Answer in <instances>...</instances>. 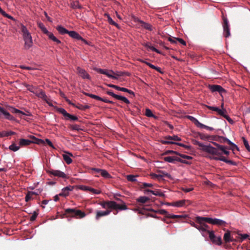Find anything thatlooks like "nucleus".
<instances>
[{
	"label": "nucleus",
	"mask_w": 250,
	"mask_h": 250,
	"mask_svg": "<svg viewBox=\"0 0 250 250\" xmlns=\"http://www.w3.org/2000/svg\"><path fill=\"white\" fill-rule=\"evenodd\" d=\"M64 215L67 217H72L76 218H83L86 215L84 212L76 208H67L64 210Z\"/></svg>",
	"instance_id": "1"
},
{
	"label": "nucleus",
	"mask_w": 250,
	"mask_h": 250,
	"mask_svg": "<svg viewBox=\"0 0 250 250\" xmlns=\"http://www.w3.org/2000/svg\"><path fill=\"white\" fill-rule=\"evenodd\" d=\"M21 30L22 33L25 45L27 47H31L32 45V39L30 33L26 26L22 24H21Z\"/></svg>",
	"instance_id": "2"
},
{
	"label": "nucleus",
	"mask_w": 250,
	"mask_h": 250,
	"mask_svg": "<svg viewBox=\"0 0 250 250\" xmlns=\"http://www.w3.org/2000/svg\"><path fill=\"white\" fill-rule=\"evenodd\" d=\"M30 138L31 140L21 139L19 142L20 146H27L30 145L32 143L37 144L38 145L44 144V141L43 140L36 138L34 136H30Z\"/></svg>",
	"instance_id": "3"
},
{
	"label": "nucleus",
	"mask_w": 250,
	"mask_h": 250,
	"mask_svg": "<svg viewBox=\"0 0 250 250\" xmlns=\"http://www.w3.org/2000/svg\"><path fill=\"white\" fill-rule=\"evenodd\" d=\"M204 220L209 224L218 226H225L226 222L222 220L217 219V218H199L198 220Z\"/></svg>",
	"instance_id": "4"
},
{
	"label": "nucleus",
	"mask_w": 250,
	"mask_h": 250,
	"mask_svg": "<svg viewBox=\"0 0 250 250\" xmlns=\"http://www.w3.org/2000/svg\"><path fill=\"white\" fill-rule=\"evenodd\" d=\"M69 36L72 38L81 42L82 45H90V42L83 38L78 33L75 31H70Z\"/></svg>",
	"instance_id": "5"
},
{
	"label": "nucleus",
	"mask_w": 250,
	"mask_h": 250,
	"mask_svg": "<svg viewBox=\"0 0 250 250\" xmlns=\"http://www.w3.org/2000/svg\"><path fill=\"white\" fill-rule=\"evenodd\" d=\"M222 19L223 20V22L222 23L223 35L226 38H228L230 35V25L229 23V21L226 17L223 15Z\"/></svg>",
	"instance_id": "6"
},
{
	"label": "nucleus",
	"mask_w": 250,
	"mask_h": 250,
	"mask_svg": "<svg viewBox=\"0 0 250 250\" xmlns=\"http://www.w3.org/2000/svg\"><path fill=\"white\" fill-rule=\"evenodd\" d=\"M56 110L63 115L66 120H70L72 121H77L78 118L77 116L72 115L67 113L66 111L63 108L57 107Z\"/></svg>",
	"instance_id": "7"
},
{
	"label": "nucleus",
	"mask_w": 250,
	"mask_h": 250,
	"mask_svg": "<svg viewBox=\"0 0 250 250\" xmlns=\"http://www.w3.org/2000/svg\"><path fill=\"white\" fill-rule=\"evenodd\" d=\"M35 95L38 97L39 98H40L42 99L43 100L46 102V103L50 106H53V104H52V101L50 100L47 95H46L45 93L42 90L39 89L37 90L36 91V93Z\"/></svg>",
	"instance_id": "8"
},
{
	"label": "nucleus",
	"mask_w": 250,
	"mask_h": 250,
	"mask_svg": "<svg viewBox=\"0 0 250 250\" xmlns=\"http://www.w3.org/2000/svg\"><path fill=\"white\" fill-rule=\"evenodd\" d=\"M199 218H205L204 217L201 216H197L195 218V221L197 223L200 224L199 231L202 232H207L209 231L208 229L209 228V226L207 225L205 223L206 222L205 221L200 220H198Z\"/></svg>",
	"instance_id": "9"
},
{
	"label": "nucleus",
	"mask_w": 250,
	"mask_h": 250,
	"mask_svg": "<svg viewBox=\"0 0 250 250\" xmlns=\"http://www.w3.org/2000/svg\"><path fill=\"white\" fill-rule=\"evenodd\" d=\"M2 117L10 121L15 120V118L10 114L8 109L6 110L3 107L0 106V118Z\"/></svg>",
	"instance_id": "10"
},
{
	"label": "nucleus",
	"mask_w": 250,
	"mask_h": 250,
	"mask_svg": "<svg viewBox=\"0 0 250 250\" xmlns=\"http://www.w3.org/2000/svg\"><path fill=\"white\" fill-rule=\"evenodd\" d=\"M205 152L212 154L217 155L218 157H221L222 154V151L218 148H215L210 145H208V147L205 149Z\"/></svg>",
	"instance_id": "11"
},
{
	"label": "nucleus",
	"mask_w": 250,
	"mask_h": 250,
	"mask_svg": "<svg viewBox=\"0 0 250 250\" xmlns=\"http://www.w3.org/2000/svg\"><path fill=\"white\" fill-rule=\"evenodd\" d=\"M168 41L173 45H179L186 46L187 45L186 42L181 38L170 37H168Z\"/></svg>",
	"instance_id": "12"
},
{
	"label": "nucleus",
	"mask_w": 250,
	"mask_h": 250,
	"mask_svg": "<svg viewBox=\"0 0 250 250\" xmlns=\"http://www.w3.org/2000/svg\"><path fill=\"white\" fill-rule=\"evenodd\" d=\"M208 88L211 92H218L221 95H222L223 93H226V90L219 85L209 84L208 85Z\"/></svg>",
	"instance_id": "13"
},
{
	"label": "nucleus",
	"mask_w": 250,
	"mask_h": 250,
	"mask_svg": "<svg viewBox=\"0 0 250 250\" xmlns=\"http://www.w3.org/2000/svg\"><path fill=\"white\" fill-rule=\"evenodd\" d=\"M94 70L96 71L98 73L105 75L108 78H112L114 79H117V78L116 76H114L111 74V73H114V72L112 70H108L107 69H102L98 68H95L94 69Z\"/></svg>",
	"instance_id": "14"
},
{
	"label": "nucleus",
	"mask_w": 250,
	"mask_h": 250,
	"mask_svg": "<svg viewBox=\"0 0 250 250\" xmlns=\"http://www.w3.org/2000/svg\"><path fill=\"white\" fill-rule=\"evenodd\" d=\"M155 212L159 213L162 215H165L166 217L168 218L177 219L183 218V216L177 215H171L165 209H159L155 211Z\"/></svg>",
	"instance_id": "15"
},
{
	"label": "nucleus",
	"mask_w": 250,
	"mask_h": 250,
	"mask_svg": "<svg viewBox=\"0 0 250 250\" xmlns=\"http://www.w3.org/2000/svg\"><path fill=\"white\" fill-rule=\"evenodd\" d=\"M164 160L166 162L171 163H175L176 161L180 162L184 164L188 163L185 160H183L177 156L165 157L164 158Z\"/></svg>",
	"instance_id": "16"
},
{
	"label": "nucleus",
	"mask_w": 250,
	"mask_h": 250,
	"mask_svg": "<svg viewBox=\"0 0 250 250\" xmlns=\"http://www.w3.org/2000/svg\"><path fill=\"white\" fill-rule=\"evenodd\" d=\"M48 173L54 176H57L63 179L67 178V175L64 172L59 170L50 169L48 171Z\"/></svg>",
	"instance_id": "17"
},
{
	"label": "nucleus",
	"mask_w": 250,
	"mask_h": 250,
	"mask_svg": "<svg viewBox=\"0 0 250 250\" xmlns=\"http://www.w3.org/2000/svg\"><path fill=\"white\" fill-rule=\"evenodd\" d=\"M106 93L108 95L111 96L112 97H114V98H115L117 100H121V101H123L124 103H125L126 104H130L129 101L125 97H123V96H121L115 94L112 91H111L110 90L107 91Z\"/></svg>",
	"instance_id": "18"
},
{
	"label": "nucleus",
	"mask_w": 250,
	"mask_h": 250,
	"mask_svg": "<svg viewBox=\"0 0 250 250\" xmlns=\"http://www.w3.org/2000/svg\"><path fill=\"white\" fill-rule=\"evenodd\" d=\"M112 209L123 210L127 209V207L124 202H123V204L122 205H119L116 202L113 201Z\"/></svg>",
	"instance_id": "19"
},
{
	"label": "nucleus",
	"mask_w": 250,
	"mask_h": 250,
	"mask_svg": "<svg viewBox=\"0 0 250 250\" xmlns=\"http://www.w3.org/2000/svg\"><path fill=\"white\" fill-rule=\"evenodd\" d=\"M77 72L80 76L84 79H90V77L89 75L86 72L84 69H83L79 67L77 68Z\"/></svg>",
	"instance_id": "20"
},
{
	"label": "nucleus",
	"mask_w": 250,
	"mask_h": 250,
	"mask_svg": "<svg viewBox=\"0 0 250 250\" xmlns=\"http://www.w3.org/2000/svg\"><path fill=\"white\" fill-rule=\"evenodd\" d=\"M111 211L106 210L105 211H97L95 218L96 220H99L100 217L106 216L110 213Z\"/></svg>",
	"instance_id": "21"
},
{
	"label": "nucleus",
	"mask_w": 250,
	"mask_h": 250,
	"mask_svg": "<svg viewBox=\"0 0 250 250\" xmlns=\"http://www.w3.org/2000/svg\"><path fill=\"white\" fill-rule=\"evenodd\" d=\"M73 189V187H66L62 189L61 192L59 194V195L61 196L65 197L68 195L69 191L72 190Z\"/></svg>",
	"instance_id": "22"
},
{
	"label": "nucleus",
	"mask_w": 250,
	"mask_h": 250,
	"mask_svg": "<svg viewBox=\"0 0 250 250\" xmlns=\"http://www.w3.org/2000/svg\"><path fill=\"white\" fill-rule=\"evenodd\" d=\"M212 143L217 147H218L222 151V153H224L227 155H229V152L226 150V148H227L226 146L220 145L215 142H212Z\"/></svg>",
	"instance_id": "23"
},
{
	"label": "nucleus",
	"mask_w": 250,
	"mask_h": 250,
	"mask_svg": "<svg viewBox=\"0 0 250 250\" xmlns=\"http://www.w3.org/2000/svg\"><path fill=\"white\" fill-rule=\"evenodd\" d=\"M213 159L215 160H220L221 161H223L224 162H225L227 164H231L233 165H235V163L231 161V160H228L227 159L225 158V157L221 156V157H214L213 158Z\"/></svg>",
	"instance_id": "24"
},
{
	"label": "nucleus",
	"mask_w": 250,
	"mask_h": 250,
	"mask_svg": "<svg viewBox=\"0 0 250 250\" xmlns=\"http://www.w3.org/2000/svg\"><path fill=\"white\" fill-rule=\"evenodd\" d=\"M112 201H103L102 202H101L100 204L104 208H108L112 209Z\"/></svg>",
	"instance_id": "25"
},
{
	"label": "nucleus",
	"mask_w": 250,
	"mask_h": 250,
	"mask_svg": "<svg viewBox=\"0 0 250 250\" xmlns=\"http://www.w3.org/2000/svg\"><path fill=\"white\" fill-rule=\"evenodd\" d=\"M56 29L61 35H64L65 34H69V32H70L62 25L57 26Z\"/></svg>",
	"instance_id": "26"
},
{
	"label": "nucleus",
	"mask_w": 250,
	"mask_h": 250,
	"mask_svg": "<svg viewBox=\"0 0 250 250\" xmlns=\"http://www.w3.org/2000/svg\"><path fill=\"white\" fill-rule=\"evenodd\" d=\"M72 156V154L70 153H68L67 154H64L62 155L63 159L65 161L66 164H70L72 163V160L70 156Z\"/></svg>",
	"instance_id": "27"
},
{
	"label": "nucleus",
	"mask_w": 250,
	"mask_h": 250,
	"mask_svg": "<svg viewBox=\"0 0 250 250\" xmlns=\"http://www.w3.org/2000/svg\"><path fill=\"white\" fill-rule=\"evenodd\" d=\"M23 85L25 87H26L27 88L28 90H29V91H30L32 93H33L35 94H36V91L38 90V88L37 87L34 86L32 85H30V84H28L27 83H24Z\"/></svg>",
	"instance_id": "28"
},
{
	"label": "nucleus",
	"mask_w": 250,
	"mask_h": 250,
	"mask_svg": "<svg viewBox=\"0 0 250 250\" xmlns=\"http://www.w3.org/2000/svg\"><path fill=\"white\" fill-rule=\"evenodd\" d=\"M224 239L226 243H228L233 241V239L230 237V232L229 230H227V232L225 233L224 236Z\"/></svg>",
	"instance_id": "29"
},
{
	"label": "nucleus",
	"mask_w": 250,
	"mask_h": 250,
	"mask_svg": "<svg viewBox=\"0 0 250 250\" xmlns=\"http://www.w3.org/2000/svg\"><path fill=\"white\" fill-rule=\"evenodd\" d=\"M192 143L194 145H198L199 147H201V149L205 152V149L206 147H208V145H204L203 144L199 142V141L196 140H193Z\"/></svg>",
	"instance_id": "30"
},
{
	"label": "nucleus",
	"mask_w": 250,
	"mask_h": 250,
	"mask_svg": "<svg viewBox=\"0 0 250 250\" xmlns=\"http://www.w3.org/2000/svg\"><path fill=\"white\" fill-rule=\"evenodd\" d=\"M68 103L73 105L74 106L76 107L77 108L82 110H85L90 108V106L88 105H83L81 104H78V105L75 106L74 104L71 103L70 101H69Z\"/></svg>",
	"instance_id": "31"
},
{
	"label": "nucleus",
	"mask_w": 250,
	"mask_h": 250,
	"mask_svg": "<svg viewBox=\"0 0 250 250\" xmlns=\"http://www.w3.org/2000/svg\"><path fill=\"white\" fill-rule=\"evenodd\" d=\"M8 110L9 111V113L11 112L13 114H17V113L22 114V111H21L18 109H16L12 106H8L7 107Z\"/></svg>",
	"instance_id": "32"
},
{
	"label": "nucleus",
	"mask_w": 250,
	"mask_h": 250,
	"mask_svg": "<svg viewBox=\"0 0 250 250\" xmlns=\"http://www.w3.org/2000/svg\"><path fill=\"white\" fill-rule=\"evenodd\" d=\"M150 200L149 198L146 196H141L137 199V201L142 204H145Z\"/></svg>",
	"instance_id": "33"
},
{
	"label": "nucleus",
	"mask_w": 250,
	"mask_h": 250,
	"mask_svg": "<svg viewBox=\"0 0 250 250\" xmlns=\"http://www.w3.org/2000/svg\"><path fill=\"white\" fill-rule=\"evenodd\" d=\"M71 7L73 9H81L82 6L80 4L78 1H73L70 3Z\"/></svg>",
	"instance_id": "34"
},
{
	"label": "nucleus",
	"mask_w": 250,
	"mask_h": 250,
	"mask_svg": "<svg viewBox=\"0 0 250 250\" xmlns=\"http://www.w3.org/2000/svg\"><path fill=\"white\" fill-rule=\"evenodd\" d=\"M49 39L53 41V42H56L58 44L61 43V41L59 40L54 35L51 33L49 32V34L47 35Z\"/></svg>",
	"instance_id": "35"
},
{
	"label": "nucleus",
	"mask_w": 250,
	"mask_h": 250,
	"mask_svg": "<svg viewBox=\"0 0 250 250\" xmlns=\"http://www.w3.org/2000/svg\"><path fill=\"white\" fill-rule=\"evenodd\" d=\"M165 139L167 140H173V141H181V138L179 137L177 135H173V136H167L164 137Z\"/></svg>",
	"instance_id": "36"
},
{
	"label": "nucleus",
	"mask_w": 250,
	"mask_h": 250,
	"mask_svg": "<svg viewBox=\"0 0 250 250\" xmlns=\"http://www.w3.org/2000/svg\"><path fill=\"white\" fill-rule=\"evenodd\" d=\"M198 136L202 140L209 141V135L199 132L198 133Z\"/></svg>",
	"instance_id": "37"
},
{
	"label": "nucleus",
	"mask_w": 250,
	"mask_h": 250,
	"mask_svg": "<svg viewBox=\"0 0 250 250\" xmlns=\"http://www.w3.org/2000/svg\"><path fill=\"white\" fill-rule=\"evenodd\" d=\"M145 115L148 117H153L154 119L157 118V117L154 115L151 110L148 108L146 109Z\"/></svg>",
	"instance_id": "38"
},
{
	"label": "nucleus",
	"mask_w": 250,
	"mask_h": 250,
	"mask_svg": "<svg viewBox=\"0 0 250 250\" xmlns=\"http://www.w3.org/2000/svg\"><path fill=\"white\" fill-rule=\"evenodd\" d=\"M105 16L107 17V21L110 24L113 25L116 27L119 26L118 24L112 19V18H111L109 14H105Z\"/></svg>",
	"instance_id": "39"
},
{
	"label": "nucleus",
	"mask_w": 250,
	"mask_h": 250,
	"mask_svg": "<svg viewBox=\"0 0 250 250\" xmlns=\"http://www.w3.org/2000/svg\"><path fill=\"white\" fill-rule=\"evenodd\" d=\"M100 174L105 178L109 179L111 177V175L108 173V172L104 169H102L100 172Z\"/></svg>",
	"instance_id": "40"
},
{
	"label": "nucleus",
	"mask_w": 250,
	"mask_h": 250,
	"mask_svg": "<svg viewBox=\"0 0 250 250\" xmlns=\"http://www.w3.org/2000/svg\"><path fill=\"white\" fill-rule=\"evenodd\" d=\"M137 60L139 61V62H141L146 63L147 65H148L150 68H152L153 69H155V68H156V66H154V65H153L152 64H151V63H150L149 62H146L143 59H140V58H138V59H137Z\"/></svg>",
	"instance_id": "41"
},
{
	"label": "nucleus",
	"mask_w": 250,
	"mask_h": 250,
	"mask_svg": "<svg viewBox=\"0 0 250 250\" xmlns=\"http://www.w3.org/2000/svg\"><path fill=\"white\" fill-rule=\"evenodd\" d=\"M9 148L12 151H16L20 149V146H17L16 144L14 143L9 146Z\"/></svg>",
	"instance_id": "42"
},
{
	"label": "nucleus",
	"mask_w": 250,
	"mask_h": 250,
	"mask_svg": "<svg viewBox=\"0 0 250 250\" xmlns=\"http://www.w3.org/2000/svg\"><path fill=\"white\" fill-rule=\"evenodd\" d=\"M84 189L88 190L90 191L91 192L96 194H99L101 192L99 190H97L94 188H89V187H84Z\"/></svg>",
	"instance_id": "43"
},
{
	"label": "nucleus",
	"mask_w": 250,
	"mask_h": 250,
	"mask_svg": "<svg viewBox=\"0 0 250 250\" xmlns=\"http://www.w3.org/2000/svg\"><path fill=\"white\" fill-rule=\"evenodd\" d=\"M188 119H189L191 121H192L193 123H194V124L198 127L199 125L200 122H199V121L196 119L195 118L192 116H188Z\"/></svg>",
	"instance_id": "44"
},
{
	"label": "nucleus",
	"mask_w": 250,
	"mask_h": 250,
	"mask_svg": "<svg viewBox=\"0 0 250 250\" xmlns=\"http://www.w3.org/2000/svg\"><path fill=\"white\" fill-rule=\"evenodd\" d=\"M33 193L32 191H29L26 195L25 200L26 202H28L33 199Z\"/></svg>",
	"instance_id": "45"
},
{
	"label": "nucleus",
	"mask_w": 250,
	"mask_h": 250,
	"mask_svg": "<svg viewBox=\"0 0 250 250\" xmlns=\"http://www.w3.org/2000/svg\"><path fill=\"white\" fill-rule=\"evenodd\" d=\"M141 26L146 29H148L150 31L152 30L151 25L150 24L145 22L143 21L141 23Z\"/></svg>",
	"instance_id": "46"
},
{
	"label": "nucleus",
	"mask_w": 250,
	"mask_h": 250,
	"mask_svg": "<svg viewBox=\"0 0 250 250\" xmlns=\"http://www.w3.org/2000/svg\"><path fill=\"white\" fill-rule=\"evenodd\" d=\"M153 194L156 196L164 197L165 195L160 190H153Z\"/></svg>",
	"instance_id": "47"
},
{
	"label": "nucleus",
	"mask_w": 250,
	"mask_h": 250,
	"mask_svg": "<svg viewBox=\"0 0 250 250\" xmlns=\"http://www.w3.org/2000/svg\"><path fill=\"white\" fill-rule=\"evenodd\" d=\"M208 233L209 235V237L210 239L213 242V241H215V239L216 238V236L214 234L213 231H208Z\"/></svg>",
	"instance_id": "48"
},
{
	"label": "nucleus",
	"mask_w": 250,
	"mask_h": 250,
	"mask_svg": "<svg viewBox=\"0 0 250 250\" xmlns=\"http://www.w3.org/2000/svg\"><path fill=\"white\" fill-rule=\"evenodd\" d=\"M162 144H175V142H173V140H167L164 138L163 140L161 141Z\"/></svg>",
	"instance_id": "49"
},
{
	"label": "nucleus",
	"mask_w": 250,
	"mask_h": 250,
	"mask_svg": "<svg viewBox=\"0 0 250 250\" xmlns=\"http://www.w3.org/2000/svg\"><path fill=\"white\" fill-rule=\"evenodd\" d=\"M185 200H180L176 202H174L173 205L176 207H182L185 205Z\"/></svg>",
	"instance_id": "50"
},
{
	"label": "nucleus",
	"mask_w": 250,
	"mask_h": 250,
	"mask_svg": "<svg viewBox=\"0 0 250 250\" xmlns=\"http://www.w3.org/2000/svg\"><path fill=\"white\" fill-rule=\"evenodd\" d=\"M242 139L246 148L248 151L250 152V146L249 145L248 141L244 137H243Z\"/></svg>",
	"instance_id": "51"
},
{
	"label": "nucleus",
	"mask_w": 250,
	"mask_h": 250,
	"mask_svg": "<svg viewBox=\"0 0 250 250\" xmlns=\"http://www.w3.org/2000/svg\"><path fill=\"white\" fill-rule=\"evenodd\" d=\"M126 178L127 180L130 182H134L137 181L136 176L133 175H128Z\"/></svg>",
	"instance_id": "52"
},
{
	"label": "nucleus",
	"mask_w": 250,
	"mask_h": 250,
	"mask_svg": "<svg viewBox=\"0 0 250 250\" xmlns=\"http://www.w3.org/2000/svg\"><path fill=\"white\" fill-rule=\"evenodd\" d=\"M198 127L202 128H205V129H208L209 130H213L214 129L212 127L206 125L201 123H200L199 125L198 126Z\"/></svg>",
	"instance_id": "53"
},
{
	"label": "nucleus",
	"mask_w": 250,
	"mask_h": 250,
	"mask_svg": "<svg viewBox=\"0 0 250 250\" xmlns=\"http://www.w3.org/2000/svg\"><path fill=\"white\" fill-rule=\"evenodd\" d=\"M38 215V213L37 211H34L33 214L30 217V221L31 222L34 221L36 220Z\"/></svg>",
	"instance_id": "54"
},
{
	"label": "nucleus",
	"mask_w": 250,
	"mask_h": 250,
	"mask_svg": "<svg viewBox=\"0 0 250 250\" xmlns=\"http://www.w3.org/2000/svg\"><path fill=\"white\" fill-rule=\"evenodd\" d=\"M219 136H220L218 135H209V141L210 142L212 140L218 141V139H219Z\"/></svg>",
	"instance_id": "55"
},
{
	"label": "nucleus",
	"mask_w": 250,
	"mask_h": 250,
	"mask_svg": "<svg viewBox=\"0 0 250 250\" xmlns=\"http://www.w3.org/2000/svg\"><path fill=\"white\" fill-rule=\"evenodd\" d=\"M227 112L226 110L225 109L221 110L219 109V111H218V114L222 116H223L224 118H225V116H227V115L226 114Z\"/></svg>",
	"instance_id": "56"
},
{
	"label": "nucleus",
	"mask_w": 250,
	"mask_h": 250,
	"mask_svg": "<svg viewBox=\"0 0 250 250\" xmlns=\"http://www.w3.org/2000/svg\"><path fill=\"white\" fill-rule=\"evenodd\" d=\"M120 91H123V92H127L128 93H129L130 94H132V95H134V93L132 91H131V90L128 89L126 88H125V87H121Z\"/></svg>",
	"instance_id": "57"
},
{
	"label": "nucleus",
	"mask_w": 250,
	"mask_h": 250,
	"mask_svg": "<svg viewBox=\"0 0 250 250\" xmlns=\"http://www.w3.org/2000/svg\"><path fill=\"white\" fill-rule=\"evenodd\" d=\"M70 128L72 129V130H77V131H79L80 130H81V129L80 128V125H71L70 126Z\"/></svg>",
	"instance_id": "58"
},
{
	"label": "nucleus",
	"mask_w": 250,
	"mask_h": 250,
	"mask_svg": "<svg viewBox=\"0 0 250 250\" xmlns=\"http://www.w3.org/2000/svg\"><path fill=\"white\" fill-rule=\"evenodd\" d=\"M176 154L177 155H178L179 153L173 150H167L164 153V155H168V154Z\"/></svg>",
	"instance_id": "59"
},
{
	"label": "nucleus",
	"mask_w": 250,
	"mask_h": 250,
	"mask_svg": "<svg viewBox=\"0 0 250 250\" xmlns=\"http://www.w3.org/2000/svg\"><path fill=\"white\" fill-rule=\"evenodd\" d=\"M124 73L123 72L117 71L116 72H114V73H111V74L114 76H116L118 78V77L123 76Z\"/></svg>",
	"instance_id": "60"
},
{
	"label": "nucleus",
	"mask_w": 250,
	"mask_h": 250,
	"mask_svg": "<svg viewBox=\"0 0 250 250\" xmlns=\"http://www.w3.org/2000/svg\"><path fill=\"white\" fill-rule=\"evenodd\" d=\"M153 186V185L151 184H148L146 183H143L141 185V188H146L147 187L151 188Z\"/></svg>",
	"instance_id": "61"
},
{
	"label": "nucleus",
	"mask_w": 250,
	"mask_h": 250,
	"mask_svg": "<svg viewBox=\"0 0 250 250\" xmlns=\"http://www.w3.org/2000/svg\"><path fill=\"white\" fill-rule=\"evenodd\" d=\"M226 143H227L228 145L230 146L235 147H237V146L231 142L229 140L228 138L226 140Z\"/></svg>",
	"instance_id": "62"
},
{
	"label": "nucleus",
	"mask_w": 250,
	"mask_h": 250,
	"mask_svg": "<svg viewBox=\"0 0 250 250\" xmlns=\"http://www.w3.org/2000/svg\"><path fill=\"white\" fill-rule=\"evenodd\" d=\"M226 143H227L228 145L230 146L235 147H237V146L231 142L229 140L228 138L226 140Z\"/></svg>",
	"instance_id": "63"
},
{
	"label": "nucleus",
	"mask_w": 250,
	"mask_h": 250,
	"mask_svg": "<svg viewBox=\"0 0 250 250\" xmlns=\"http://www.w3.org/2000/svg\"><path fill=\"white\" fill-rule=\"evenodd\" d=\"M213 242L216 243L217 244L220 245L222 244V239L221 237H217L215 239V241H213Z\"/></svg>",
	"instance_id": "64"
}]
</instances>
